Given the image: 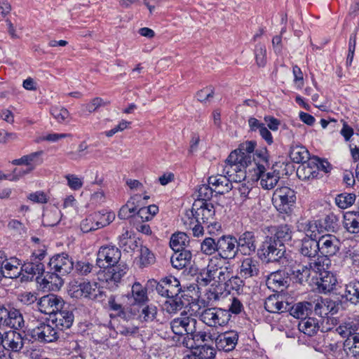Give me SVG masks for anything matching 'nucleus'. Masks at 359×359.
I'll return each mask as SVG.
<instances>
[{
    "instance_id": "1",
    "label": "nucleus",
    "mask_w": 359,
    "mask_h": 359,
    "mask_svg": "<svg viewBox=\"0 0 359 359\" xmlns=\"http://www.w3.org/2000/svg\"><path fill=\"white\" fill-rule=\"evenodd\" d=\"M121 257L120 250L113 245L102 246L97 254L96 265L100 269H108L104 280L111 289L117 287L128 271L126 264H118Z\"/></svg>"
},
{
    "instance_id": "2",
    "label": "nucleus",
    "mask_w": 359,
    "mask_h": 359,
    "mask_svg": "<svg viewBox=\"0 0 359 359\" xmlns=\"http://www.w3.org/2000/svg\"><path fill=\"white\" fill-rule=\"evenodd\" d=\"M236 151H232L228 156L223 165L222 173L233 182H241L246 177L245 168L248 166L239 158Z\"/></svg>"
},
{
    "instance_id": "3",
    "label": "nucleus",
    "mask_w": 359,
    "mask_h": 359,
    "mask_svg": "<svg viewBox=\"0 0 359 359\" xmlns=\"http://www.w3.org/2000/svg\"><path fill=\"white\" fill-rule=\"evenodd\" d=\"M45 255L46 251L42 249L32 253L30 260L25 262L22 266L21 281H31L35 276H37L36 279H38L43 273L45 268L41 261Z\"/></svg>"
},
{
    "instance_id": "4",
    "label": "nucleus",
    "mask_w": 359,
    "mask_h": 359,
    "mask_svg": "<svg viewBox=\"0 0 359 359\" xmlns=\"http://www.w3.org/2000/svg\"><path fill=\"white\" fill-rule=\"evenodd\" d=\"M229 311L217 307L203 309L199 313L200 320L209 327L224 326L230 320Z\"/></svg>"
},
{
    "instance_id": "5",
    "label": "nucleus",
    "mask_w": 359,
    "mask_h": 359,
    "mask_svg": "<svg viewBox=\"0 0 359 359\" xmlns=\"http://www.w3.org/2000/svg\"><path fill=\"white\" fill-rule=\"evenodd\" d=\"M273 201L279 212L288 214L296 201L295 192L287 187L278 188L273 193Z\"/></svg>"
},
{
    "instance_id": "6",
    "label": "nucleus",
    "mask_w": 359,
    "mask_h": 359,
    "mask_svg": "<svg viewBox=\"0 0 359 359\" xmlns=\"http://www.w3.org/2000/svg\"><path fill=\"white\" fill-rule=\"evenodd\" d=\"M72 297L75 298H88L90 299H95L98 296L102 295L97 283H90L89 281H83L79 283L75 281L71 283L69 290Z\"/></svg>"
},
{
    "instance_id": "7",
    "label": "nucleus",
    "mask_w": 359,
    "mask_h": 359,
    "mask_svg": "<svg viewBox=\"0 0 359 359\" xmlns=\"http://www.w3.org/2000/svg\"><path fill=\"white\" fill-rule=\"evenodd\" d=\"M210 273L213 276L215 282L219 284L225 283L229 277L233 273L232 266L228 261L219 257H212L210 259Z\"/></svg>"
},
{
    "instance_id": "8",
    "label": "nucleus",
    "mask_w": 359,
    "mask_h": 359,
    "mask_svg": "<svg viewBox=\"0 0 359 359\" xmlns=\"http://www.w3.org/2000/svg\"><path fill=\"white\" fill-rule=\"evenodd\" d=\"M196 325L197 320L191 314L183 311L170 322V328L175 334H189L194 332Z\"/></svg>"
},
{
    "instance_id": "9",
    "label": "nucleus",
    "mask_w": 359,
    "mask_h": 359,
    "mask_svg": "<svg viewBox=\"0 0 359 359\" xmlns=\"http://www.w3.org/2000/svg\"><path fill=\"white\" fill-rule=\"evenodd\" d=\"M264 259L267 262H278L285 252L284 245L276 241L275 238L267 236L262 246Z\"/></svg>"
},
{
    "instance_id": "10",
    "label": "nucleus",
    "mask_w": 359,
    "mask_h": 359,
    "mask_svg": "<svg viewBox=\"0 0 359 359\" xmlns=\"http://www.w3.org/2000/svg\"><path fill=\"white\" fill-rule=\"evenodd\" d=\"M237 239L232 236H222L217 239V255L215 257L227 261L235 258L238 253Z\"/></svg>"
},
{
    "instance_id": "11",
    "label": "nucleus",
    "mask_w": 359,
    "mask_h": 359,
    "mask_svg": "<svg viewBox=\"0 0 359 359\" xmlns=\"http://www.w3.org/2000/svg\"><path fill=\"white\" fill-rule=\"evenodd\" d=\"M48 265L50 269L55 273L56 278L69 273L74 269V262L72 258L65 253L53 256L50 259Z\"/></svg>"
},
{
    "instance_id": "12",
    "label": "nucleus",
    "mask_w": 359,
    "mask_h": 359,
    "mask_svg": "<svg viewBox=\"0 0 359 359\" xmlns=\"http://www.w3.org/2000/svg\"><path fill=\"white\" fill-rule=\"evenodd\" d=\"M64 301L54 294L41 297L37 302V307L41 313L48 314L51 317L55 313L63 309Z\"/></svg>"
},
{
    "instance_id": "13",
    "label": "nucleus",
    "mask_w": 359,
    "mask_h": 359,
    "mask_svg": "<svg viewBox=\"0 0 359 359\" xmlns=\"http://www.w3.org/2000/svg\"><path fill=\"white\" fill-rule=\"evenodd\" d=\"M215 213L213 205L208 202H203L201 204L194 203L191 210L192 220H196V222L202 223L204 225L214 219Z\"/></svg>"
},
{
    "instance_id": "14",
    "label": "nucleus",
    "mask_w": 359,
    "mask_h": 359,
    "mask_svg": "<svg viewBox=\"0 0 359 359\" xmlns=\"http://www.w3.org/2000/svg\"><path fill=\"white\" fill-rule=\"evenodd\" d=\"M17 259L6 260L4 252L0 251V280L2 278H16L22 276V266Z\"/></svg>"
},
{
    "instance_id": "15",
    "label": "nucleus",
    "mask_w": 359,
    "mask_h": 359,
    "mask_svg": "<svg viewBox=\"0 0 359 359\" xmlns=\"http://www.w3.org/2000/svg\"><path fill=\"white\" fill-rule=\"evenodd\" d=\"M43 151L32 152L29 154L25 155L20 158L15 159L12 161L13 165H25L27 168L25 170L15 169L14 172L22 176L25 174H28L33 171L35 168L42 163L40 156L42 155Z\"/></svg>"
},
{
    "instance_id": "16",
    "label": "nucleus",
    "mask_w": 359,
    "mask_h": 359,
    "mask_svg": "<svg viewBox=\"0 0 359 359\" xmlns=\"http://www.w3.org/2000/svg\"><path fill=\"white\" fill-rule=\"evenodd\" d=\"M29 334L33 339L40 342L50 343L58 338L57 331L50 325L43 323L31 329Z\"/></svg>"
},
{
    "instance_id": "17",
    "label": "nucleus",
    "mask_w": 359,
    "mask_h": 359,
    "mask_svg": "<svg viewBox=\"0 0 359 359\" xmlns=\"http://www.w3.org/2000/svg\"><path fill=\"white\" fill-rule=\"evenodd\" d=\"M0 315L2 326L18 330L24 325L25 321L22 315L18 309L13 308L8 310L4 306H1Z\"/></svg>"
},
{
    "instance_id": "18",
    "label": "nucleus",
    "mask_w": 359,
    "mask_h": 359,
    "mask_svg": "<svg viewBox=\"0 0 359 359\" xmlns=\"http://www.w3.org/2000/svg\"><path fill=\"white\" fill-rule=\"evenodd\" d=\"M128 297L125 294L111 295L108 298V306L111 311H115L116 314L123 318H127L128 313L130 312V304L128 303Z\"/></svg>"
},
{
    "instance_id": "19",
    "label": "nucleus",
    "mask_w": 359,
    "mask_h": 359,
    "mask_svg": "<svg viewBox=\"0 0 359 359\" xmlns=\"http://www.w3.org/2000/svg\"><path fill=\"white\" fill-rule=\"evenodd\" d=\"M319 251L325 257H331L339 250L340 241L334 235L325 234L318 239Z\"/></svg>"
},
{
    "instance_id": "20",
    "label": "nucleus",
    "mask_w": 359,
    "mask_h": 359,
    "mask_svg": "<svg viewBox=\"0 0 359 359\" xmlns=\"http://www.w3.org/2000/svg\"><path fill=\"white\" fill-rule=\"evenodd\" d=\"M25 341V338L20 333L10 330L4 333L1 345L6 351L18 353L22 349Z\"/></svg>"
},
{
    "instance_id": "21",
    "label": "nucleus",
    "mask_w": 359,
    "mask_h": 359,
    "mask_svg": "<svg viewBox=\"0 0 359 359\" xmlns=\"http://www.w3.org/2000/svg\"><path fill=\"white\" fill-rule=\"evenodd\" d=\"M266 285L273 290L283 291L287 288L290 282L288 273L283 270H278L271 273L266 278Z\"/></svg>"
},
{
    "instance_id": "22",
    "label": "nucleus",
    "mask_w": 359,
    "mask_h": 359,
    "mask_svg": "<svg viewBox=\"0 0 359 359\" xmlns=\"http://www.w3.org/2000/svg\"><path fill=\"white\" fill-rule=\"evenodd\" d=\"M238 251L240 250L245 255L254 253L257 248L256 238L252 231H245L237 239Z\"/></svg>"
},
{
    "instance_id": "23",
    "label": "nucleus",
    "mask_w": 359,
    "mask_h": 359,
    "mask_svg": "<svg viewBox=\"0 0 359 359\" xmlns=\"http://www.w3.org/2000/svg\"><path fill=\"white\" fill-rule=\"evenodd\" d=\"M238 334L235 331L226 332L216 339V346L220 351L229 352L233 350L238 343Z\"/></svg>"
},
{
    "instance_id": "24",
    "label": "nucleus",
    "mask_w": 359,
    "mask_h": 359,
    "mask_svg": "<svg viewBox=\"0 0 359 359\" xmlns=\"http://www.w3.org/2000/svg\"><path fill=\"white\" fill-rule=\"evenodd\" d=\"M51 322L55 327L60 330L69 328L74 321V315L72 312L64 310H58L51 317Z\"/></svg>"
},
{
    "instance_id": "25",
    "label": "nucleus",
    "mask_w": 359,
    "mask_h": 359,
    "mask_svg": "<svg viewBox=\"0 0 359 359\" xmlns=\"http://www.w3.org/2000/svg\"><path fill=\"white\" fill-rule=\"evenodd\" d=\"M265 309L270 313H283L289 311L290 304L283 300L280 295H271L264 302Z\"/></svg>"
},
{
    "instance_id": "26",
    "label": "nucleus",
    "mask_w": 359,
    "mask_h": 359,
    "mask_svg": "<svg viewBox=\"0 0 359 359\" xmlns=\"http://www.w3.org/2000/svg\"><path fill=\"white\" fill-rule=\"evenodd\" d=\"M298 327L299 331L309 336L316 334L320 327L322 332H325L332 329L330 327H325L323 325H322L321 327L317 319L311 317L302 319L299 323Z\"/></svg>"
},
{
    "instance_id": "27",
    "label": "nucleus",
    "mask_w": 359,
    "mask_h": 359,
    "mask_svg": "<svg viewBox=\"0 0 359 359\" xmlns=\"http://www.w3.org/2000/svg\"><path fill=\"white\" fill-rule=\"evenodd\" d=\"M319 279L316 278L318 289L320 292L327 293L335 289L337 283L336 276L330 271H323L320 273Z\"/></svg>"
},
{
    "instance_id": "28",
    "label": "nucleus",
    "mask_w": 359,
    "mask_h": 359,
    "mask_svg": "<svg viewBox=\"0 0 359 359\" xmlns=\"http://www.w3.org/2000/svg\"><path fill=\"white\" fill-rule=\"evenodd\" d=\"M252 164L255 166L253 168L255 175L266 171L270 166L267 150L266 149L256 150L252 156Z\"/></svg>"
},
{
    "instance_id": "29",
    "label": "nucleus",
    "mask_w": 359,
    "mask_h": 359,
    "mask_svg": "<svg viewBox=\"0 0 359 359\" xmlns=\"http://www.w3.org/2000/svg\"><path fill=\"white\" fill-rule=\"evenodd\" d=\"M227 177L223 173L222 175L211 176L208 178V184L214 187V191L219 194H224L233 188L231 182Z\"/></svg>"
},
{
    "instance_id": "30",
    "label": "nucleus",
    "mask_w": 359,
    "mask_h": 359,
    "mask_svg": "<svg viewBox=\"0 0 359 359\" xmlns=\"http://www.w3.org/2000/svg\"><path fill=\"white\" fill-rule=\"evenodd\" d=\"M259 271L257 261L251 257H247L242 261L239 272L241 278H249L257 276Z\"/></svg>"
},
{
    "instance_id": "31",
    "label": "nucleus",
    "mask_w": 359,
    "mask_h": 359,
    "mask_svg": "<svg viewBox=\"0 0 359 359\" xmlns=\"http://www.w3.org/2000/svg\"><path fill=\"white\" fill-rule=\"evenodd\" d=\"M306 236H309V235L306 234ZM299 252L304 257H307L310 259L315 258L320 252L318 241L305 237L302 241Z\"/></svg>"
},
{
    "instance_id": "32",
    "label": "nucleus",
    "mask_w": 359,
    "mask_h": 359,
    "mask_svg": "<svg viewBox=\"0 0 359 359\" xmlns=\"http://www.w3.org/2000/svg\"><path fill=\"white\" fill-rule=\"evenodd\" d=\"M128 297V303L130 306L136 304L144 303L147 301V289L140 283L135 282L131 289V295L125 294Z\"/></svg>"
},
{
    "instance_id": "33",
    "label": "nucleus",
    "mask_w": 359,
    "mask_h": 359,
    "mask_svg": "<svg viewBox=\"0 0 359 359\" xmlns=\"http://www.w3.org/2000/svg\"><path fill=\"white\" fill-rule=\"evenodd\" d=\"M257 180H260V185L264 189L270 190L273 189L278 183L280 179L278 171L267 172L264 171L262 173L256 175Z\"/></svg>"
},
{
    "instance_id": "34",
    "label": "nucleus",
    "mask_w": 359,
    "mask_h": 359,
    "mask_svg": "<svg viewBox=\"0 0 359 359\" xmlns=\"http://www.w3.org/2000/svg\"><path fill=\"white\" fill-rule=\"evenodd\" d=\"M256 143L252 141H248L240 144L236 151L239 158H242V161L248 165H252V156L255 154L254 150Z\"/></svg>"
},
{
    "instance_id": "35",
    "label": "nucleus",
    "mask_w": 359,
    "mask_h": 359,
    "mask_svg": "<svg viewBox=\"0 0 359 359\" xmlns=\"http://www.w3.org/2000/svg\"><path fill=\"white\" fill-rule=\"evenodd\" d=\"M359 327L358 320L348 318L344 320L337 328L336 332L342 337L346 339L354 335Z\"/></svg>"
},
{
    "instance_id": "36",
    "label": "nucleus",
    "mask_w": 359,
    "mask_h": 359,
    "mask_svg": "<svg viewBox=\"0 0 359 359\" xmlns=\"http://www.w3.org/2000/svg\"><path fill=\"white\" fill-rule=\"evenodd\" d=\"M191 257L189 250L175 251L170 257V262L174 268L182 269L190 264Z\"/></svg>"
},
{
    "instance_id": "37",
    "label": "nucleus",
    "mask_w": 359,
    "mask_h": 359,
    "mask_svg": "<svg viewBox=\"0 0 359 359\" xmlns=\"http://www.w3.org/2000/svg\"><path fill=\"white\" fill-rule=\"evenodd\" d=\"M297 175L302 180H309L318 176V168L313 161L304 163L297 170Z\"/></svg>"
},
{
    "instance_id": "38",
    "label": "nucleus",
    "mask_w": 359,
    "mask_h": 359,
    "mask_svg": "<svg viewBox=\"0 0 359 359\" xmlns=\"http://www.w3.org/2000/svg\"><path fill=\"white\" fill-rule=\"evenodd\" d=\"M343 297L353 304H359V281H351L346 284Z\"/></svg>"
},
{
    "instance_id": "39",
    "label": "nucleus",
    "mask_w": 359,
    "mask_h": 359,
    "mask_svg": "<svg viewBox=\"0 0 359 359\" xmlns=\"http://www.w3.org/2000/svg\"><path fill=\"white\" fill-rule=\"evenodd\" d=\"M312 309H313L315 314L323 318L322 320L321 325L326 320L327 323L331 321L333 323L334 318H325L326 316L328 315V310L327 309V299L326 298L318 297L317 299L314 300L313 302Z\"/></svg>"
},
{
    "instance_id": "40",
    "label": "nucleus",
    "mask_w": 359,
    "mask_h": 359,
    "mask_svg": "<svg viewBox=\"0 0 359 359\" xmlns=\"http://www.w3.org/2000/svg\"><path fill=\"white\" fill-rule=\"evenodd\" d=\"M344 226L351 233H359V215L355 212H347L344 216Z\"/></svg>"
},
{
    "instance_id": "41",
    "label": "nucleus",
    "mask_w": 359,
    "mask_h": 359,
    "mask_svg": "<svg viewBox=\"0 0 359 359\" xmlns=\"http://www.w3.org/2000/svg\"><path fill=\"white\" fill-rule=\"evenodd\" d=\"M312 306L313 304H311V302H299L294 306H290L289 311L290 315L294 318L304 319V318H306L309 313L311 311Z\"/></svg>"
},
{
    "instance_id": "42",
    "label": "nucleus",
    "mask_w": 359,
    "mask_h": 359,
    "mask_svg": "<svg viewBox=\"0 0 359 359\" xmlns=\"http://www.w3.org/2000/svg\"><path fill=\"white\" fill-rule=\"evenodd\" d=\"M96 228L101 229L114 221L115 219V214L113 212L102 210L93 213Z\"/></svg>"
},
{
    "instance_id": "43",
    "label": "nucleus",
    "mask_w": 359,
    "mask_h": 359,
    "mask_svg": "<svg viewBox=\"0 0 359 359\" xmlns=\"http://www.w3.org/2000/svg\"><path fill=\"white\" fill-rule=\"evenodd\" d=\"M189 242V236L183 232L172 234L170 246L174 251L187 250L185 248Z\"/></svg>"
},
{
    "instance_id": "44",
    "label": "nucleus",
    "mask_w": 359,
    "mask_h": 359,
    "mask_svg": "<svg viewBox=\"0 0 359 359\" xmlns=\"http://www.w3.org/2000/svg\"><path fill=\"white\" fill-rule=\"evenodd\" d=\"M331 261L325 256L318 257L315 259H310L309 266L312 269L314 275L316 276L318 273L320 275L323 271H327Z\"/></svg>"
},
{
    "instance_id": "45",
    "label": "nucleus",
    "mask_w": 359,
    "mask_h": 359,
    "mask_svg": "<svg viewBox=\"0 0 359 359\" xmlns=\"http://www.w3.org/2000/svg\"><path fill=\"white\" fill-rule=\"evenodd\" d=\"M293 273L301 284L309 283L310 279H313L316 277L309 263L306 265L299 266L298 269L293 271Z\"/></svg>"
},
{
    "instance_id": "46",
    "label": "nucleus",
    "mask_w": 359,
    "mask_h": 359,
    "mask_svg": "<svg viewBox=\"0 0 359 359\" xmlns=\"http://www.w3.org/2000/svg\"><path fill=\"white\" fill-rule=\"evenodd\" d=\"M61 217V212L57 208L46 210L43 214L42 222L44 226H54L59 223Z\"/></svg>"
},
{
    "instance_id": "47",
    "label": "nucleus",
    "mask_w": 359,
    "mask_h": 359,
    "mask_svg": "<svg viewBox=\"0 0 359 359\" xmlns=\"http://www.w3.org/2000/svg\"><path fill=\"white\" fill-rule=\"evenodd\" d=\"M290 157L293 162L302 164L309 158V152L305 147L296 146L291 148Z\"/></svg>"
},
{
    "instance_id": "48",
    "label": "nucleus",
    "mask_w": 359,
    "mask_h": 359,
    "mask_svg": "<svg viewBox=\"0 0 359 359\" xmlns=\"http://www.w3.org/2000/svg\"><path fill=\"white\" fill-rule=\"evenodd\" d=\"M343 344L345 351L348 350L353 356L359 355V333L348 337Z\"/></svg>"
},
{
    "instance_id": "49",
    "label": "nucleus",
    "mask_w": 359,
    "mask_h": 359,
    "mask_svg": "<svg viewBox=\"0 0 359 359\" xmlns=\"http://www.w3.org/2000/svg\"><path fill=\"white\" fill-rule=\"evenodd\" d=\"M165 287L171 297H177L181 291L180 281L173 276L163 278Z\"/></svg>"
},
{
    "instance_id": "50",
    "label": "nucleus",
    "mask_w": 359,
    "mask_h": 359,
    "mask_svg": "<svg viewBox=\"0 0 359 359\" xmlns=\"http://www.w3.org/2000/svg\"><path fill=\"white\" fill-rule=\"evenodd\" d=\"M355 198L354 194H340L336 196L335 203L339 208L346 209L354 203Z\"/></svg>"
},
{
    "instance_id": "51",
    "label": "nucleus",
    "mask_w": 359,
    "mask_h": 359,
    "mask_svg": "<svg viewBox=\"0 0 359 359\" xmlns=\"http://www.w3.org/2000/svg\"><path fill=\"white\" fill-rule=\"evenodd\" d=\"M201 250L207 255L217 252V241L210 237L205 238L201 243Z\"/></svg>"
},
{
    "instance_id": "52",
    "label": "nucleus",
    "mask_w": 359,
    "mask_h": 359,
    "mask_svg": "<svg viewBox=\"0 0 359 359\" xmlns=\"http://www.w3.org/2000/svg\"><path fill=\"white\" fill-rule=\"evenodd\" d=\"M209 184H202L199 187L197 196L198 201L195 203L201 204L203 202H208L212 197L214 189Z\"/></svg>"
},
{
    "instance_id": "53",
    "label": "nucleus",
    "mask_w": 359,
    "mask_h": 359,
    "mask_svg": "<svg viewBox=\"0 0 359 359\" xmlns=\"http://www.w3.org/2000/svg\"><path fill=\"white\" fill-rule=\"evenodd\" d=\"M183 307V303L180 299L176 297L168 298V300L163 304V309L168 313H175Z\"/></svg>"
},
{
    "instance_id": "54",
    "label": "nucleus",
    "mask_w": 359,
    "mask_h": 359,
    "mask_svg": "<svg viewBox=\"0 0 359 359\" xmlns=\"http://www.w3.org/2000/svg\"><path fill=\"white\" fill-rule=\"evenodd\" d=\"M276 241L283 244V242L290 241L292 238V231L289 226L283 225L278 227L274 236Z\"/></svg>"
},
{
    "instance_id": "55",
    "label": "nucleus",
    "mask_w": 359,
    "mask_h": 359,
    "mask_svg": "<svg viewBox=\"0 0 359 359\" xmlns=\"http://www.w3.org/2000/svg\"><path fill=\"white\" fill-rule=\"evenodd\" d=\"M198 359H213L215 357V350L205 344L200 346L194 352Z\"/></svg>"
},
{
    "instance_id": "56",
    "label": "nucleus",
    "mask_w": 359,
    "mask_h": 359,
    "mask_svg": "<svg viewBox=\"0 0 359 359\" xmlns=\"http://www.w3.org/2000/svg\"><path fill=\"white\" fill-rule=\"evenodd\" d=\"M50 113L58 123L68 121L69 113L68 110L61 106H54L50 109Z\"/></svg>"
},
{
    "instance_id": "57",
    "label": "nucleus",
    "mask_w": 359,
    "mask_h": 359,
    "mask_svg": "<svg viewBox=\"0 0 359 359\" xmlns=\"http://www.w3.org/2000/svg\"><path fill=\"white\" fill-rule=\"evenodd\" d=\"M140 251V262L141 266L145 267L154 263L155 257L149 248L145 246H142Z\"/></svg>"
},
{
    "instance_id": "58",
    "label": "nucleus",
    "mask_w": 359,
    "mask_h": 359,
    "mask_svg": "<svg viewBox=\"0 0 359 359\" xmlns=\"http://www.w3.org/2000/svg\"><path fill=\"white\" fill-rule=\"evenodd\" d=\"M156 306L154 305H148L142 309L140 318L142 320L145 322H151L156 318Z\"/></svg>"
},
{
    "instance_id": "59",
    "label": "nucleus",
    "mask_w": 359,
    "mask_h": 359,
    "mask_svg": "<svg viewBox=\"0 0 359 359\" xmlns=\"http://www.w3.org/2000/svg\"><path fill=\"white\" fill-rule=\"evenodd\" d=\"M255 59L259 67H264L266 63V50L264 45L259 43L255 50Z\"/></svg>"
},
{
    "instance_id": "60",
    "label": "nucleus",
    "mask_w": 359,
    "mask_h": 359,
    "mask_svg": "<svg viewBox=\"0 0 359 359\" xmlns=\"http://www.w3.org/2000/svg\"><path fill=\"white\" fill-rule=\"evenodd\" d=\"M94 266L89 262L79 261L74 265L75 271L80 276H87L93 272Z\"/></svg>"
},
{
    "instance_id": "61",
    "label": "nucleus",
    "mask_w": 359,
    "mask_h": 359,
    "mask_svg": "<svg viewBox=\"0 0 359 359\" xmlns=\"http://www.w3.org/2000/svg\"><path fill=\"white\" fill-rule=\"evenodd\" d=\"M226 289L228 290L239 291L243 286V281L240 277L233 276L232 274L229 277V280L224 283Z\"/></svg>"
},
{
    "instance_id": "62",
    "label": "nucleus",
    "mask_w": 359,
    "mask_h": 359,
    "mask_svg": "<svg viewBox=\"0 0 359 359\" xmlns=\"http://www.w3.org/2000/svg\"><path fill=\"white\" fill-rule=\"evenodd\" d=\"M215 281L213 276L210 273V262L208 264L206 270L201 271L196 278L197 283L201 286H206L211 281Z\"/></svg>"
},
{
    "instance_id": "63",
    "label": "nucleus",
    "mask_w": 359,
    "mask_h": 359,
    "mask_svg": "<svg viewBox=\"0 0 359 359\" xmlns=\"http://www.w3.org/2000/svg\"><path fill=\"white\" fill-rule=\"evenodd\" d=\"M95 223L93 217V215L91 214L86 219H83L81 222L80 227L81 230L83 233H88L90 231H95L98 229L95 226Z\"/></svg>"
},
{
    "instance_id": "64",
    "label": "nucleus",
    "mask_w": 359,
    "mask_h": 359,
    "mask_svg": "<svg viewBox=\"0 0 359 359\" xmlns=\"http://www.w3.org/2000/svg\"><path fill=\"white\" fill-rule=\"evenodd\" d=\"M194 337L196 344H198V346H203L202 343H205L211 339V334L210 332H207L205 331H198L196 330V326H195V331L193 334H190Z\"/></svg>"
}]
</instances>
